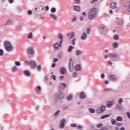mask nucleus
<instances>
[{
  "label": "nucleus",
  "mask_w": 130,
  "mask_h": 130,
  "mask_svg": "<svg viewBox=\"0 0 130 130\" xmlns=\"http://www.w3.org/2000/svg\"><path fill=\"white\" fill-rule=\"evenodd\" d=\"M15 64L17 66V67H20V66H21V63L19 61H16L15 62Z\"/></svg>",
  "instance_id": "obj_29"
},
{
  "label": "nucleus",
  "mask_w": 130,
  "mask_h": 130,
  "mask_svg": "<svg viewBox=\"0 0 130 130\" xmlns=\"http://www.w3.org/2000/svg\"><path fill=\"white\" fill-rule=\"evenodd\" d=\"M58 98H59V99H62V98H63V94H62V93H60Z\"/></svg>",
  "instance_id": "obj_30"
},
{
  "label": "nucleus",
  "mask_w": 130,
  "mask_h": 130,
  "mask_svg": "<svg viewBox=\"0 0 130 130\" xmlns=\"http://www.w3.org/2000/svg\"><path fill=\"white\" fill-rule=\"evenodd\" d=\"M103 124L102 123H100L97 125V127H101Z\"/></svg>",
  "instance_id": "obj_49"
},
{
  "label": "nucleus",
  "mask_w": 130,
  "mask_h": 130,
  "mask_svg": "<svg viewBox=\"0 0 130 130\" xmlns=\"http://www.w3.org/2000/svg\"><path fill=\"white\" fill-rule=\"evenodd\" d=\"M86 32H87V34H90V29L88 28L86 30Z\"/></svg>",
  "instance_id": "obj_53"
},
{
  "label": "nucleus",
  "mask_w": 130,
  "mask_h": 130,
  "mask_svg": "<svg viewBox=\"0 0 130 130\" xmlns=\"http://www.w3.org/2000/svg\"><path fill=\"white\" fill-rule=\"evenodd\" d=\"M27 53L28 54H30L33 55L34 54V50H33V48H29L27 49Z\"/></svg>",
  "instance_id": "obj_8"
},
{
  "label": "nucleus",
  "mask_w": 130,
  "mask_h": 130,
  "mask_svg": "<svg viewBox=\"0 0 130 130\" xmlns=\"http://www.w3.org/2000/svg\"><path fill=\"white\" fill-rule=\"evenodd\" d=\"M101 78L102 79H104V78H105V75L104 74H101Z\"/></svg>",
  "instance_id": "obj_50"
},
{
  "label": "nucleus",
  "mask_w": 130,
  "mask_h": 130,
  "mask_svg": "<svg viewBox=\"0 0 130 130\" xmlns=\"http://www.w3.org/2000/svg\"><path fill=\"white\" fill-rule=\"evenodd\" d=\"M78 128H79L80 129H81V128H83V127H82V126H81V125H79L78 126Z\"/></svg>",
  "instance_id": "obj_60"
},
{
  "label": "nucleus",
  "mask_w": 130,
  "mask_h": 130,
  "mask_svg": "<svg viewBox=\"0 0 130 130\" xmlns=\"http://www.w3.org/2000/svg\"><path fill=\"white\" fill-rule=\"evenodd\" d=\"M129 6H128L127 11L130 13V1L129 2Z\"/></svg>",
  "instance_id": "obj_48"
},
{
  "label": "nucleus",
  "mask_w": 130,
  "mask_h": 130,
  "mask_svg": "<svg viewBox=\"0 0 130 130\" xmlns=\"http://www.w3.org/2000/svg\"><path fill=\"white\" fill-rule=\"evenodd\" d=\"M75 37V34L74 32L71 33V35L70 36V38H74Z\"/></svg>",
  "instance_id": "obj_41"
},
{
  "label": "nucleus",
  "mask_w": 130,
  "mask_h": 130,
  "mask_svg": "<svg viewBox=\"0 0 130 130\" xmlns=\"http://www.w3.org/2000/svg\"><path fill=\"white\" fill-rule=\"evenodd\" d=\"M109 91H111V88H108V89H105V92H108Z\"/></svg>",
  "instance_id": "obj_47"
},
{
  "label": "nucleus",
  "mask_w": 130,
  "mask_h": 130,
  "mask_svg": "<svg viewBox=\"0 0 130 130\" xmlns=\"http://www.w3.org/2000/svg\"><path fill=\"white\" fill-rule=\"evenodd\" d=\"M12 23V20H9L8 21H7V22L6 23V25H11V24Z\"/></svg>",
  "instance_id": "obj_32"
},
{
  "label": "nucleus",
  "mask_w": 130,
  "mask_h": 130,
  "mask_svg": "<svg viewBox=\"0 0 130 130\" xmlns=\"http://www.w3.org/2000/svg\"><path fill=\"white\" fill-rule=\"evenodd\" d=\"M52 68H55V63H53V64L52 65Z\"/></svg>",
  "instance_id": "obj_63"
},
{
  "label": "nucleus",
  "mask_w": 130,
  "mask_h": 130,
  "mask_svg": "<svg viewBox=\"0 0 130 130\" xmlns=\"http://www.w3.org/2000/svg\"><path fill=\"white\" fill-rule=\"evenodd\" d=\"M74 10L77 11V12H80V6H75Z\"/></svg>",
  "instance_id": "obj_19"
},
{
  "label": "nucleus",
  "mask_w": 130,
  "mask_h": 130,
  "mask_svg": "<svg viewBox=\"0 0 130 130\" xmlns=\"http://www.w3.org/2000/svg\"><path fill=\"white\" fill-rule=\"evenodd\" d=\"M68 100H72L73 99V95L71 94L69 95V96L67 98Z\"/></svg>",
  "instance_id": "obj_27"
},
{
  "label": "nucleus",
  "mask_w": 130,
  "mask_h": 130,
  "mask_svg": "<svg viewBox=\"0 0 130 130\" xmlns=\"http://www.w3.org/2000/svg\"><path fill=\"white\" fill-rule=\"evenodd\" d=\"M72 21H73V22H75V21H77V17H74V18H73V19H72Z\"/></svg>",
  "instance_id": "obj_56"
},
{
  "label": "nucleus",
  "mask_w": 130,
  "mask_h": 130,
  "mask_svg": "<svg viewBox=\"0 0 130 130\" xmlns=\"http://www.w3.org/2000/svg\"><path fill=\"white\" fill-rule=\"evenodd\" d=\"M82 53V51L77 50L76 52V55H80Z\"/></svg>",
  "instance_id": "obj_22"
},
{
  "label": "nucleus",
  "mask_w": 130,
  "mask_h": 130,
  "mask_svg": "<svg viewBox=\"0 0 130 130\" xmlns=\"http://www.w3.org/2000/svg\"><path fill=\"white\" fill-rule=\"evenodd\" d=\"M77 76H78V73H76V72H74V73H73V77H77Z\"/></svg>",
  "instance_id": "obj_51"
},
{
  "label": "nucleus",
  "mask_w": 130,
  "mask_h": 130,
  "mask_svg": "<svg viewBox=\"0 0 130 130\" xmlns=\"http://www.w3.org/2000/svg\"><path fill=\"white\" fill-rule=\"evenodd\" d=\"M60 85L61 86H63V87H66V84L64 83H61Z\"/></svg>",
  "instance_id": "obj_62"
},
{
  "label": "nucleus",
  "mask_w": 130,
  "mask_h": 130,
  "mask_svg": "<svg viewBox=\"0 0 130 130\" xmlns=\"http://www.w3.org/2000/svg\"><path fill=\"white\" fill-rule=\"evenodd\" d=\"M109 78L110 79V80H111V81H116V76H115V75H111L109 76Z\"/></svg>",
  "instance_id": "obj_7"
},
{
  "label": "nucleus",
  "mask_w": 130,
  "mask_h": 130,
  "mask_svg": "<svg viewBox=\"0 0 130 130\" xmlns=\"http://www.w3.org/2000/svg\"><path fill=\"white\" fill-rule=\"evenodd\" d=\"M97 9L95 8H92L88 12V18L89 20H93L94 18H96L97 16Z\"/></svg>",
  "instance_id": "obj_1"
},
{
  "label": "nucleus",
  "mask_w": 130,
  "mask_h": 130,
  "mask_svg": "<svg viewBox=\"0 0 130 130\" xmlns=\"http://www.w3.org/2000/svg\"><path fill=\"white\" fill-rule=\"evenodd\" d=\"M109 115H105L101 117V119H104V118H106V117H109Z\"/></svg>",
  "instance_id": "obj_20"
},
{
  "label": "nucleus",
  "mask_w": 130,
  "mask_h": 130,
  "mask_svg": "<svg viewBox=\"0 0 130 130\" xmlns=\"http://www.w3.org/2000/svg\"><path fill=\"white\" fill-rule=\"evenodd\" d=\"M37 69L39 72H40L41 71V66L39 65L37 67Z\"/></svg>",
  "instance_id": "obj_26"
},
{
  "label": "nucleus",
  "mask_w": 130,
  "mask_h": 130,
  "mask_svg": "<svg viewBox=\"0 0 130 130\" xmlns=\"http://www.w3.org/2000/svg\"><path fill=\"white\" fill-rule=\"evenodd\" d=\"M66 72V69L62 68L60 69V73L61 75H64V73Z\"/></svg>",
  "instance_id": "obj_13"
},
{
  "label": "nucleus",
  "mask_w": 130,
  "mask_h": 130,
  "mask_svg": "<svg viewBox=\"0 0 130 130\" xmlns=\"http://www.w3.org/2000/svg\"><path fill=\"white\" fill-rule=\"evenodd\" d=\"M123 101L122 100V99L120 98L119 100L118 103L120 104V105H121V103Z\"/></svg>",
  "instance_id": "obj_38"
},
{
  "label": "nucleus",
  "mask_w": 130,
  "mask_h": 130,
  "mask_svg": "<svg viewBox=\"0 0 130 130\" xmlns=\"http://www.w3.org/2000/svg\"><path fill=\"white\" fill-rule=\"evenodd\" d=\"M126 115L128 117V118H130V114H129V112H127L126 113Z\"/></svg>",
  "instance_id": "obj_52"
},
{
  "label": "nucleus",
  "mask_w": 130,
  "mask_h": 130,
  "mask_svg": "<svg viewBox=\"0 0 130 130\" xmlns=\"http://www.w3.org/2000/svg\"><path fill=\"white\" fill-rule=\"evenodd\" d=\"M96 2H98V0H93L91 2V4H94V3H96Z\"/></svg>",
  "instance_id": "obj_57"
},
{
  "label": "nucleus",
  "mask_w": 130,
  "mask_h": 130,
  "mask_svg": "<svg viewBox=\"0 0 130 130\" xmlns=\"http://www.w3.org/2000/svg\"><path fill=\"white\" fill-rule=\"evenodd\" d=\"M56 61H58V59L57 58H54L53 62H56Z\"/></svg>",
  "instance_id": "obj_44"
},
{
  "label": "nucleus",
  "mask_w": 130,
  "mask_h": 130,
  "mask_svg": "<svg viewBox=\"0 0 130 130\" xmlns=\"http://www.w3.org/2000/svg\"><path fill=\"white\" fill-rule=\"evenodd\" d=\"M117 4L116 3L113 2L111 4V9H116Z\"/></svg>",
  "instance_id": "obj_11"
},
{
  "label": "nucleus",
  "mask_w": 130,
  "mask_h": 130,
  "mask_svg": "<svg viewBox=\"0 0 130 130\" xmlns=\"http://www.w3.org/2000/svg\"><path fill=\"white\" fill-rule=\"evenodd\" d=\"M51 78L54 81H55V80H56V77H55V75H52Z\"/></svg>",
  "instance_id": "obj_42"
},
{
  "label": "nucleus",
  "mask_w": 130,
  "mask_h": 130,
  "mask_svg": "<svg viewBox=\"0 0 130 130\" xmlns=\"http://www.w3.org/2000/svg\"><path fill=\"white\" fill-rule=\"evenodd\" d=\"M4 45L6 50L7 51H12V50H13V46L10 42L8 41H5L4 43Z\"/></svg>",
  "instance_id": "obj_2"
},
{
  "label": "nucleus",
  "mask_w": 130,
  "mask_h": 130,
  "mask_svg": "<svg viewBox=\"0 0 130 130\" xmlns=\"http://www.w3.org/2000/svg\"><path fill=\"white\" fill-rule=\"evenodd\" d=\"M45 10H46V11H48L49 10V7H48V6H46L45 7Z\"/></svg>",
  "instance_id": "obj_55"
},
{
  "label": "nucleus",
  "mask_w": 130,
  "mask_h": 130,
  "mask_svg": "<svg viewBox=\"0 0 130 130\" xmlns=\"http://www.w3.org/2000/svg\"><path fill=\"white\" fill-rule=\"evenodd\" d=\"M28 63L29 65L30 66V67H31L32 69H35L36 68V62L34 61H31L30 62H29Z\"/></svg>",
  "instance_id": "obj_5"
},
{
  "label": "nucleus",
  "mask_w": 130,
  "mask_h": 130,
  "mask_svg": "<svg viewBox=\"0 0 130 130\" xmlns=\"http://www.w3.org/2000/svg\"><path fill=\"white\" fill-rule=\"evenodd\" d=\"M107 106L108 107H111V106H112V103H108V104H107Z\"/></svg>",
  "instance_id": "obj_37"
},
{
  "label": "nucleus",
  "mask_w": 130,
  "mask_h": 130,
  "mask_svg": "<svg viewBox=\"0 0 130 130\" xmlns=\"http://www.w3.org/2000/svg\"><path fill=\"white\" fill-rule=\"evenodd\" d=\"M60 111L58 110L57 112H56L54 114V115H55V116H56V115H58V113H59Z\"/></svg>",
  "instance_id": "obj_45"
},
{
  "label": "nucleus",
  "mask_w": 130,
  "mask_h": 130,
  "mask_svg": "<svg viewBox=\"0 0 130 130\" xmlns=\"http://www.w3.org/2000/svg\"><path fill=\"white\" fill-rule=\"evenodd\" d=\"M89 111L90 113H95V110L94 109H89Z\"/></svg>",
  "instance_id": "obj_31"
},
{
  "label": "nucleus",
  "mask_w": 130,
  "mask_h": 130,
  "mask_svg": "<svg viewBox=\"0 0 130 130\" xmlns=\"http://www.w3.org/2000/svg\"><path fill=\"white\" fill-rule=\"evenodd\" d=\"M119 38V37L117 36V35H116L114 36V39H115V40H118Z\"/></svg>",
  "instance_id": "obj_33"
},
{
  "label": "nucleus",
  "mask_w": 130,
  "mask_h": 130,
  "mask_svg": "<svg viewBox=\"0 0 130 130\" xmlns=\"http://www.w3.org/2000/svg\"><path fill=\"white\" fill-rule=\"evenodd\" d=\"M66 122V119H63L61 121V123L59 125V128H62L64 127V123Z\"/></svg>",
  "instance_id": "obj_9"
},
{
  "label": "nucleus",
  "mask_w": 130,
  "mask_h": 130,
  "mask_svg": "<svg viewBox=\"0 0 130 130\" xmlns=\"http://www.w3.org/2000/svg\"><path fill=\"white\" fill-rule=\"evenodd\" d=\"M37 89H38V90H39V91H40V90H41V87H40V86H38L37 87Z\"/></svg>",
  "instance_id": "obj_59"
},
{
  "label": "nucleus",
  "mask_w": 130,
  "mask_h": 130,
  "mask_svg": "<svg viewBox=\"0 0 130 130\" xmlns=\"http://www.w3.org/2000/svg\"><path fill=\"white\" fill-rule=\"evenodd\" d=\"M105 111V106H102L101 108H100V112H104V111Z\"/></svg>",
  "instance_id": "obj_17"
},
{
  "label": "nucleus",
  "mask_w": 130,
  "mask_h": 130,
  "mask_svg": "<svg viewBox=\"0 0 130 130\" xmlns=\"http://www.w3.org/2000/svg\"><path fill=\"white\" fill-rule=\"evenodd\" d=\"M108 56L110 57V58H115L116 57H118V55L113 53H109Z\"/></svg>",
  "instance_id": "obj_6"
},
{
  "label": "nucleus",
  "mask_w": 130,
  "mask_h": 130,
  "mask_svg": "<svg viewBox=\"0 0 130 130\" xmlns=\"http://www.w3.org/2000/svg\"><path fill=\"white\" fill-rule=\"evenodd\" d=\"M4 54V51L2 49H0V56L3 55Z\"/></svg>",
  "instance_id": "obj_43"
},
{
  "label": "nucleus",
  "mask_w": 130,
  "mask_h": 130,
  "mask_svg": "<svg viewBox=\"0 0 130 130\" xmlns=\"http://www.w3.org/2000/svg\"><path fill=\"white\" fill-rule=\"evenodd\" d=\"M80 97L81 99H84V98H86V94H85V93L82 92L80 94Z\"/></svg>",
  "instance_id": "obj_14"
},
{
  "label": "nucleus",
  "mask_w": 130,
  "mask_h": 130,
  "mask_svg": "<svg viewBox=\"0 0 130 130\" xmlns=\"http://www.w3.org/2000/svg\"><path fill=\"white\" fill-rule=\"evenodd\" d=\"M69 69L71 73H73V72H74V61L73 60V58H71L69 59Z\"/></svg>",
  "instance_id": "obj_3"
},
{
  "label": "nucleus",
  "mask_w": 130,
  "mask_h": 130,
  "mask_svg": "<svg viewBox=\"0 0 130 130\" xmlns=\"http://www.w3.org/2000/svg\"><path fill=\"white\" fill-rule=\"evenodd\" d=\"M50 16L51 17L52 19H53V20H56L57 19V17L54 14H51Z\"/></svg>",
  "instance_id": "obj_16"
},
{
  "label": "nucleus",
  "mask_w": 130,
  "mask_h": 130,
  "mask_svg": "<svg viewBox=\"0 0 130 130\" xmlns=\"http://www.w3.org/2000/svg\"><path fill=\"white\" fill-rule=\"evenodd\" d=\"M51 13H55L56 12V9L55 8H53L51 10Z\"/></svg>",
  "instance_id": "obj_28"
},
{
  "label": "nucleus",
  "mask_w": 130,
  "mask_h": 130,
  "mask_svg": "<svg viewBox=\"0 0 130 130\" xmlns=\"http://www.w3.org/2000/svg\"><path fill=\"white\" fill-rule=\"evenodd\" d=\"M113 46L114 48H117V46H118V44H117V43H114Z\"/></svg>",
  "instance_id": "obj_24"
},
{
  "label": "nucleus",
  "mask_w": 130,
  "mask_h": 130,
  "mask_svg": "<svg viewBox=\"0 0 130 130\" xmlns=\"http://www.w3.org/2000/svg\"><path fill=\"white\" fill-rule=\"evenodd\" d=\"M76 40H77L76 39H73L72 40V44L73 45H75V44H76V43H75V42L76 41Z\"/></svg>",
  "instance_id": "obj_40"
},
{
  "label": "nucleus",
  "mask_w": 130,
  "mask_h": 130,
  "mask_svg": "<svg viewBox=\"0 0 130 130\" xmlns=\"http://www.w3.org/2000/svg\"><path fill=\"white\" fill-rule=\"evenodd\" d=\"M73 46H70L68 49V51H69V52H71V51L73 50Z\"/></svg>",
  "instance_id": "obj_23"
},
{
  "label": "nucleus",
  "mask_w": 130,
  "mask_h": 130,
  "mask_svg": "<svg viewBox=\"0 0 130 130\" xmlns=\"http://www.w3.org/2000/svg\"><path fill=\"white\" fill-rule=\"evenodd\" d=\"M125 129H124V127H121L120 128V130H124Z\"/></svg>",
  "instance_id": "obj_64"
},
{
  "label": "nucleus",
  "mask_w": 130,
  "mask_h": 130,
  "mask_svg": "<svg viewBox=\"0 0 130 130\" xmlns=\"http://www.w3.org/2000/svg\"><path fill=\"white\" fill-rule=\"evenodd\" d=\"M81 65L80 64H77L75 67V71H76V72L81 71Z\"/></svg>",
  "instance_id": "obj_10"
},
{
  "label": "nucleus",
  "mask_w": 130,
  "mask_h": 130,
  "mask_svg": "<svg viewBox=\"0 0 130 130\" xmlns=\"http://www.w3.org/2000/svg\"><path fill=\"white\" fill-rule=\"evenodd\" d=\"M76 4H80L81 0H75Z\"/></svg>",
  "instance_id": "obj_46"
},
{
  "label": "nucleus",
  "mask_w": 130,
  "mask_h": 130,
  "mask_svg": "<svg viewBox=\"0 0 130 130\" xmlns=\"http://www.w3.org/2000/svg\"><path fill=\"white\" fill-rule=\"evenodd\" d=\"M33 37V35H32V32H30L28 36V39H31Z\"/></svg>",
  "instance_id": "obj_25"
},
{
  "label": "nucleus",
  "mask_w": 130,
  "mask_h": 130,
  "mask_svg": "<svg viewBox=\"0 0 130 130\" xmlns=\"http://www.w3.org/2000/svg\"><path fill=\"white\" fill-rule=\"evenodd\" d=\"M71 126L72 127H77V124L72 123L71 124Z\"/></svg>",
  "instance_id": "obj_39"
},
{
  "label": "nucleus",
  "mask_w": 130,
  "mask_h": 130,
  "mask_svg": "<svg viewBox=\"0 0 130 130\" xmlns=\"http://www.w3.org/2000/svg\"><path fill=\"white\" fill-rule=\"evenodd\" d=\"M111 123L112 124H115V123H116V120H115V119H112L111 120Z\"/></svg>",
  "instance_id": "obj_21"
},
{
  "label": "nucleus",
  "mask_w": 130,
  "mask_h": 130,
  "mask_svg": "<svg viewBox=\"0 0 130 130\" xmlns=\"http://www.w3.org/2000/svg\"><path fill=\"white\" fill-rule=\"evenodd\" d=\"M58 37L59 39H61V40H62V38H63V36H62V35L61 34L59 35Z\"/></svg>",
  "instance_id": "obj_36"
},
{
  "label": "nucleus",
  "mask_w": 130,
  "mask_h": 130,
  "mask_svg": "<svg viewBox=\"0 0 130 130\" xmlns=\"http://www.w3.org/2000/svg\"><path fill=\"white\" fill-rule=\"evenodd\" d=\"M100 29H101L102 31H103V30H105V26L102 25L101 26H100Z\"/></svg>",
  "instance_id": "obj_34"
},
{
  "label": "nucleus",
  "mask_w": 130,
  "mask_h": 130,
  "mask_svg": "<svg viewBox=\"0 0 130 130\" xmlns=\"http://www.w3.org/2000/svg\"><path fill=\"white\" fill-rule=\"evenodd\" d=\"M24 74L26 77H30V72L29 71L26 70L24 72Z\"/></svg>",
  "instance_id": "obj_15"
},
{
  "label": "nucleus",
  "mask_w": 130,
  "mask_h": 130,
  "mask_svg": "<svg viewBox=\"0 0 130 130\" xmlns=\"http://www.w3.org/2000/svg\"><path fill=\"white\" fill-rule=\"evenodd\" d=\"M80 21H83V20H84V17L81 16L80 17Z\"/></svg>",
  "instance_id": "obj_58"
},
{
  "label": "nucleus",
  "mask_w": 130,
  "mask_h": 130,
  "mask_svg": "<svg viewBox=\"0 0 130 130\" xmlns=\"http://www.w3.org/2000/svg\"><path fill=\"white\" fill-rule=\"evenodd\" d=\"M17 71V67H13V69H12V72L13 73H15V72Z\"/></svg>",
  "instance_id": "obj_35"
},
{
  "label": "nucleus",
  "mask_w": 130,
  "mask_h": 130,
  "mask_svg": "<svg viewBox=\"0 0 130 130\" xmlns=\"http://www.w3.org/2000/svg\"><path fill=\"white\" fill-rule=\"evenodd\" d=\"M61 44H62V40H61L59 42V44L58 43H55L54 44V47L56 50H58V48L59 47H61Z\"/></svg>",
  "instance_id": "obj_4"
},
{
  "label": "nucleus",
  "mask_w": 130,
  "mask_h": 130,
  "mask_svg": "<svg viewBox=\"0 0 130 130\" xmlns=\"http://www.w3.org/2000/svg\"><path fill=\"white\" fill-rule=\"evenodd\" d=\"M117 121H122V117L120 116H118L116 118Z\"/></svg>",
  "instance_id": "obj_18"
},
{
  "label": "nucleus",
  "mask_w": 130,
  "mask_h": 130,
  "mask_svg": "<svg viewBox=\"0 0 130 130\" xmlns=\"http://www.w3.org/2000/svg\"><path fill=\"white\" fill-rule=\"evenodd\" d=\"M28 15H32V11L29 10L28 11Z\"/></svg>",
  "instance_id": "obj_54"
},
{
  "label": "nucleus",
  "mask_w": 130,
  "mask_h": 130,
  "mask_svg": "<svg viewBox=\"0 0 130 130\" xmlns=\"http://www.w3.org/2000/svg\"><path fill=\"white\" fill-rule=\"evenodd\" d=\"M87 38V34L86 33L84 32L82 34V36H81V39L82 40H85Z\"/></svg>",
  "instance_id": "obj_12"
},
{
  "label": "nucleus",
  "mask_w": 130,
  "mask_h": 130,
  "mask_svg": "<svg viewBox=\"0 0 130 130\" xmlns=\"http://www.w3.org/2000/svg\"><path fill=\"white\" fill-rule=\"evenodd\" d=\"M9 3H10V4H13L14 0H9Z\"/></svg>",
  "instance_id": "obj_61"
}]
</instances>
